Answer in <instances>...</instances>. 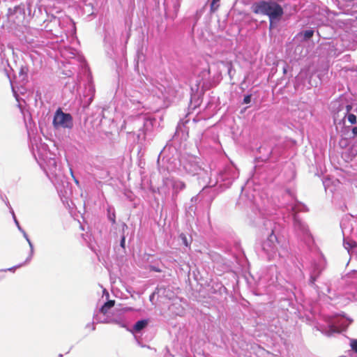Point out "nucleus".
Here are the masks:
<instances>
[{"instance_id":"obj_1","label":"nucleus","mask_w":357,"mask_h":357,"mask_svg":"<svg viewBox=\"0 0 357 357\" xmlns=\"http://www.w3.org/2000/svg\"><path fill=\"white\" fill-rule=\"evenodd\" d=\"M251 10L256 15H263L268 17L270 29L275 21H279L283 14L282 7L274 1L261 0L254 3Z\"/></svg>"},{"instance_id":"obj_2","label":"nucleus","mask_w":357,"mask_h":357,"mask_svg":"<svg viewBox=\"0 0 357 357\" xmlns=\"http://www.w3.org/2000/svg\"><path fill=\"white\" fill-rule=\"evenodd\" d=\"M52 124L54 128H72L73 126V117L68 113H64L59 108L54 116Z\"/></svg>"},{"instance_id":"obj_3","label":"nucleus","mask_w":357,"mask_h":357,"mask_svg":"<svg viewBox=\"0 0 357 357\" xmlns=\"http://www.w3.org/2000/svg\"><path fill=\"white\" fill-rule=\"evenodd\" d=\"M278 238L275 235L274 231H272L271 233L269 234L268 238L263 242L262 248L267 254H275L278 250Z\"/></svg>"},{"instance_id":"obj_4","label":"nucleus","mask_w":357,"mask_h":357,"mask_svg":"<svg viewBox=\"0 0 357 357\" xmlns=\"http://www.w3.org/2000/svg\"><path fill=\"white\" fill-rule=\"evenodd\" d=\"M160 302H165L166 300L171 301L177 298L175 293L167 287H162L158 289Z\"/></svg>"},{"instance_id":"obj_5","label":"nucleus","mask_w":357,"mask_h":357,"mask_svg":"<svg viewBox=\"0 0 357 357\" xmlns=\"http://www.w3.org/2000/svg\"><path fill=\"white\" fill-rule=\"evenodd\" d=\"M115 301L110 300L105 303V304L101 307L100 311L103 314H106L108 311L114 306Z\"/></svg>"},{"instance_id":"obj_6","label":"nucleus","mask_w":357,"mask_h":357,"mask_svg":"<svg viewBox=\"0 0 357 357\" xmlns=\"http://www.w3.org/2000/svg\"><path fill=\"white\" fill-rule=\"evenodd\" d=\"M148 324V322L146 320H140L135 323L134 326V330L135 331H140L143 328H144Z\"/></svg>"},{"instance_id":"obj_7","label":"nucleus","mask_w":357,"mask_h":357,"mask_svg":"<svg viewBox=\"0 0 357 357\" xmlns=\"http://www.w3.org/2000/svg\"><path fill=\"white\" fill-rule=\"evenodd\" d=\"M173 188L176 191L182 190L185 188V184L183 181H176L173 183Z\"/></svg>"},{"instance_id":"obj_8","label":"nucleus","mask_w":357,"mask_h":357,"mask_svg":"<svg viewBox=\"0 0 357 357\" xmlns=\"http://www.w3.org/2000/svg\"><path fill=\"white\" fill-rule=\"evenodd\" d=\"M220 0H212L210 8L211 13H215L218 9L220 7Z\"/></svg>"},{"instance_id":"obj_9","label":"nucleus","mask_w":357,"mask_h":357,"mask_svg":"<svg viewBox=\"0 0 357 357\" xmlns=\"http://www.w3.org/2000/svg\"><path fill=\"white\" fill-rule=\"evenodd\" d=\"M301 34L303 35L304 40H308L313 36L314 31L313 30H306L303 33H301Z\"/></svg>"},{"instance_id":"obj_10","label":"nucleus","mask_w":357,"mask_h":357,"mask_svg":"<svg viewBox=\"0 0 357 357\" xmlns=\"http://www.w3.org/2000/svg\"><path fill=\"white\" fill-rule=\"evenodd\" d=\"M356 116L354 114H348L347 115V119L351 124H355L356 123Z\"/></svg>"},{"instance_id":"obj_11","label":"nucleus","mask_w":357,"mask_h":357,"mask_svg":"<svg viewBox=\"0 0 357 357\" xmlns=\"http://www.w3.org/2000/svg\"><path fill=\"white\" fill-rule=\"evenodd\" d=\"M180 238H181V239L182 240L183 243L186 247H188V246L190 245V243H188V239H187V237H186L185 234H183V233H182V234H180Z\"/></svg>"},{"instance_id":"obj_12","label":"nucleus","mask_w":357,"mask_h":357,"mask_svg":"<svg viewBox=\"0 0 357 357\" xmlns=\"http://www.w3.org/2000/svg\"><path fill=\"white\" fill-rule=\"evenodd\" d=\"M350 346L351 349L357 353V340H352Z\"/></svg>"},{"instance_id":"obj_13","label":"nucleus","mask_w":357,"mask_h":357,"mask_svg":"<svg viewBox=\"0 0 357 357\" xmlns=\"http://www.w3.org/2000/svg\"><path fill=\"white\" fill-rule=\"evenodd\" d=\"M251 97L252 96L251 95H247L244 97L243 98V103L245 104H248L251 101Z\"/></svg>"},{"instance_id":"obj_14","label":"nucleus","mask_w":357,"mask_h":357,"mask_svg":"<svg viewBox=\"0 0 357 357\" xmlns=\"http://www.w3.org/2000/svg\"><path fill=\"white\" fill-rule=\"evenodd\" d=\"M347 244H348V245L350 247V248H354L356 246V243L354 241H352L351 243H347Z\"/></svg>"},{"instance_id":"obj_15","label":"nucleus","mask_w":357,"mask_h":357,"mask_svg":"<svg viewBox=\"0 0 357 357\" xmlns=\"http://www.w3.org/2000/svg\"><path fill=\"white\" fill-rule=\"evenodd\" d=\"M352 133L354 134V135H357V127H354L352 128Z\"/></svg>"},{"instance_id":"obj_16","label":"nucleus","mask_w":357,"mask_h":357,"mask_svg":"<svg viewBox=\"0 0 357 357\" xmlns=\"http://www.w3.org/2000/svg\"><path fill=\"white\" fill-rule=\"evenodd\" d=\"M330 331L339 333V331L337 329H335L334 326H331V328L330 331H328V333Z\"/></svg>"},{"instance_id":"obj_17","label":"nucleus","mask_w":357,"mask_h":357,"mask_svg":"<svg viewBox=\"0 0 357 357\" xmlns=\"http://www.w3.org/2000/svg\"><path fill=\"white\" fill-rule=\"evenodd\" d=\"M121 247L124 248L125 247V237H123L122 239H121Z\"/></svg>"},{"instance_id":"obj_18","label":"nucleus","mask_w":357,"mask_h":357,"mask_svg":"<svg viewBox=\"0 0 357 357\" xmlns=\"http://www.w3.org/2000/svg\"><path fill=\"white\" fill-rule=\"evenodd\" d=\"M351 109H352V106L351 105H347L346 109H347V112H349Z\"/></svg>"},{"instance_id":"obj_19","label":"nucleus","mask_w":357,"mask_h":357,"mask_svg":"<svg viewBox=\"0 0 357 357\" xmlns=\"http://www.w3.org/2000/svg\"><path fill=\"white\" fill-rule=\"evenodd\" d=\"M151 269L152 271H155V272H160V271H161L159 268H155V267H154V266H152V267L151 268Z\"/></svg>"},{"instance_id":"obj_20","label":"nucleus","mask_w":357,"mask_h":357,"mask_svg":"<svg viewBox=\"0 0 357 357\" xmlns=\"http://www.w3.org/2000/svg\"><path fill=\"white\" fill-rule=\"evenodd\" d=\"M155 292H153V293L150 296L149 299H150V301H153V297H154V296H155Z\"/></svg>"},{"instance_id":"obj_21","label":"nucleus","mask_w":357,"mask_h":357,"mask_svg":"<svg viewBox=\"0 0 357 357\" xmlns=\"http://www.w3.org/2000/svg\"><path fill=\"white\" fill-rule=\"evenodd\" d=\"M283 72H284V73H286L287 70L285 68L283 70Z\"/></svg>"}]
</instances>
